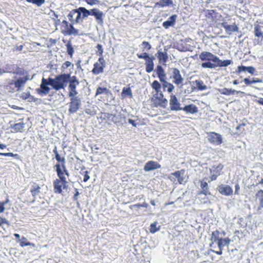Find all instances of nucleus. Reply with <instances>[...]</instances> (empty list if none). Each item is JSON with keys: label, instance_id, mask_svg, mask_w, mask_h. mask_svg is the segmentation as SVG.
<instances>
[{"label": "nucleus", "instance_id": "f257e3e1", "mask_svg": "<svg viewBox=\"0 0 263 263\" xmlns=\"http://www.w3.org/2000/svg\"><path fill=\"white\" fill-rule=\"evenodd\" d=\"M68 79L69 75L67 74H61L54 79L49 78V85L57 90L64 89L67 86Z\"/></svg>", "mask_w": 263, "mask_h": 263}, {"label": "nucleus", "instance_id": "f03ea898", "mask_svg": "<svg viewBox=\"0 0 263 263\" xmlns=\"http://www.w3.org/2000/svg\"><path fill=\"white\" fill-rule=\"evenodd\" d=\"M28 77L21 78L17 80H10L8 82L7 89L9 91L13 92L15 90H19L22 87H24L27 81L28 80Z\"/></svg>", "mask_w": 263, "mask_h": 263}, {"label": "nucleus", "instance_id": "7ed1b4c3", "mask_svg": "<svg viewBox=\"0 0 263 263\" xmlns=\"http://www.w3.org/2000/svg\"><path fill=\"white\" fill-rule=\"evenodd\" d=\"M62 33L65 35L80 36L84 33L80 30L73 27L72 24H70L66 21L62 22Z\"/></svg>", "mask_w": 263, "mask_h": 263}, {"label": "nucleus", "instance_id": "20e7f679", "mask_svg": "<svg viewBox=\"0 0 263 263\" xmlns=\"http://www.w3.org/2000/svg\"><path fill=\"white\" fill-rule=\"evenodd\" d=\"M153 104L155 107L165 108L167 105V100L164 97L162 92L155 93L152 99Z\"/></svg>", "mask_w": 263, "mask_h": 263}, {"label": "nucleus", "instance_id": "39448f33", "mask_svg": "<svg viewBox=\"0 0 263 263\" xmlns=\"http://www.w3.org/2000/svg\"><path fill=\"white\" fill-rule=\"evenodd\" d=\"M68 82L69 83V96L74 97L78 93L77 87L79 85V81L75 76L72 77L69 76Z\"/></svg>", "mask_w": 263, "mask_h": 263}, {"label": "nucleus", "instance_id": "423d86ee", "mask_svg": "<svg viewBox=\"0 0 263 263\" xmlns=\"http://www.w3.org/2000/svg\"><path fill=\"white\" fill-rule=\"evenodd\" d=\"M207 139L210 143L216 145H220L223 142L221 135L215 132L209 133L207 136Z\"/></svg>", "mask_w": 263, "mask_h": 263}, {"label": "nucleus", "instance_id": "0eeeda50", "mask_svg": "<svg viewBox=\"0 0 263 263\" xmlns=\"http://www.w3.org/2000/svg\"><path fill=\"white\" fill-rule=\"evenodd\" d=\"M69 103V112L74 114L76 112L81 105V101L77 97H71Z\"/></svg>", "mask_w": 263, "mask_h": 263}, {"label": "nucleus", "instance_id": "6e6552de", "mask_svg": "<svg viewBox=\"0 0 263 263\" xmlns=\"http://www.w3.org/2000/svg\"><path fill=\"white\" fill-rule=\"evenodd\" d=\"M105 67V62L103 57H100L97 62L95 63L92 72L95 74H99L103 72L104 68Z\"/></svg>", "mask_w": 263, "mask_h": 263}, {"label": "nucleus", "instance_id": "1a4fd4ad", "mask_svg": "<svg viewBox=\"0 0 263 263\" xmlns=\"http://www.w3.org/2000/svg\"><path fill=\"white\" fill-rule=\"evenodd\" d=\"M223 168L222 164L219 163L214 165L210 168L211 180H215L217 177L220 175V172Z\"/></svg>", "mask_w": 263, "mask_h": 263}, {"label": "nucleus", "instance_id": "9d476101", "mask_svg": "<svg viewBox=\"0 0 263 263\" xmlns=\"http://www.w3.org/2000/svg\"><path fill=\"white\" fill-rule=\"evenodd\" d=\"M221 25L224 28L226 32L229 35H231L233 32L238 31V27L235 23L230 25L226 19L223 21Z\"/></svg>", "mask_w": 263, "mask_h": 263}, {"label": "nucleus", "instance_id": "9b49d317", "mask_svg": "<svg viewBox=\"0 0 263 263\" xmlns=\"http://www.w3.org/2000/svg\"><path fill=\"white\" fill-rule=\"evenodd\" d=\"M67 184V182L66 180L64 181L63 180L56 179L53 181V187L54 192L55 193H61L62 192V188H66Z\"/></svg>", "mask_w": 263, "mask_h": 263}, {"label": "nucleus", "instance_id": "f8f14e48", "mask_svg": "<svg viewBox=\"0 0 263 263\" xmlns=\"http://www.w3.org/2000/svg\"><path fill=\"white\" fill-rule=\"evenodd\" d=\"M180 105L181 104L176 96L172 94L170 99V107L171 110L175 111L181 110L182 107H180Z\"/></svg>", "mask_w": 263, "mask_h": 263}, {"label": "nucleus", "instance_id": "ddd939ff", "mask_svg": "<svg viewBox=\"0 0 263 263\" xmlns=\"http://www.w3.org/2000/svg\"><path fill=\"white\" fill-rule=\"evenodd\" d=\"M49 85V78L48 79H45L43 78L42 83L40 85V88L38 89V92L39 94L42 95H46L48 94L50 91V88L48 86Z\"/></svg>", "mask_w": 263, "mask_h": 263}, {"label": "nucleus", "instance_id": "4468645a", "mask_svg": "<svg viewBox=\"0 0 263 263\" xmlns=\"http://www.w3.org/2000/svg\"><path fill=\"white\" fill-rule=\"evenodd\" d=\"M199 58L202 61H208L215 63L217 57L210 52L203 51L199 54Z\"/></svg>", "mask_w": 263, "mask_h": 263}, {"label": "nucleus", "instance_id": "2eb2a0df", "mask_svg": "<svg viewBox=\"0 0 263 263\" xmlns=\"http://www.w3.org/2000/svg\"><path fill=\"white\" fill-rule=\"evenodd\" d=\"M172 78L174 79L173 82L177 85H182L183 82V79L182 77L180 71L177 68L172 69Z\"/></svg>", "mask_w": 263, "mask_h": 263}, {"label": "nucleus", "instance_id": "dca6fc26", "mask_svg": "<svg viewBox=\"0 0 263 263\" xmlns=\"http://www.w3.org/2000/svg\"><path fill=\"white\" fill-rule=\"evenodd\" d=\"M218 192L222 195L225 196H230L233 193L232 187L226 184H220L217 187Z\"/></svg>", "mask_w": 263, "mask_h": 263}, {"label": "nucleus", "instance_id": "f3484780", "mask_svg": "<svg viewBox=\"0 0 263 263\" xmlns=\"http://www.w3.org/2000/svg\"><path fill=\"white\" fill-rule=\"evenodd\" d=\"M171 175H173L177 178L178 181L180 184H183L186 182L185 176V171L183 170L173 173L171 174Z\"/></svg>", "mask_w": 263, "mask_h": 263}, {"label": "nucleus", "instance_id": "a211bd4d", "mask_svg": "<svg viewBox=\"0 0 263 263\" xmlns=\"http://www.w3.org/2000/svg\"><path fill=\"white\" fill-rule=\"evenodd\" d=\"M161 165L154 161H149L145 165L144 170L146 172H149L156 169L160 168Z\"/></svg>", "mask_w": 263, "mask_h": 263}, {"label": "nucleus", "instance_id": "6ab92c4d", "mask_svg": "<svg viewBox=\"0 0 263 263\" xmlns=\"http://www.w3.org/2000/svg\"><path fill=\"white\" fill-rule=\"evenodd\" d=\"M193 89H198L200 91L205 90L208 89V86L205 85L203 82L201 80H196L194 82H192Z\"/></svg>", "mask_w": 263, "mask_h": 263}, {"label": "nucleus", "instance_id": "aec40b11", "mask_svg": "<svg viewBox=\"0 0 263 263\" xmlns=\"http://www.w3.org/2000/svg\"><path fill=\"white\" fill-rule=\"evenodd\" d=\"M91 15L94 16L95 17L97 22L99 24H102L103 23V16L104 14L102 11L99 10L98 9H91Z\"/></svg>", "mask_w": 263, "mask_h": 263}, {"label": "nucleus", "instance_id": "412c9836", "mask_svg": "<svg viewBox=\"0 0 263 263\" xmlns=\"http://www.w3.org/2000/svg\"><path fill=\"white\" fill-rule=\"evenodd\" d=\"M177 17V15L176 14L172 15L169 17L168 20L164 22L162 24V26L165 29H168L171 26H174L175 24V22Z\"/></svg>", "mask_w": 263, "mask_h": 263}, {"label": "nucleus", "instance_id": "4be33fe9", "mask_svg": "<svg viewBox=\"0 0 263 263\" xmlns=\"http://www.w3.org/2000/svg\"><path fill=\"white\" fill-rule=\"evenodd\" d=\"M242 71H248L249 73L253 74L255 71V69L252 66H239L236 71V73H240Z\"/></svg>", "mask_w": 263, "mask_h": 263}, {"label": "nucleus", "instance_id": "5701e85b", "mask_svg": "<svg viewBox=\"0 0 263 263\" xmlns=\"http://www.w3.org/2000/svg\"><path fill=\"white\" fill-rule=\"evenodd\" d=\"M156 73L160 81H164L166 79V74L161 66L158 65L156 67Z\"/></svg>", "mask_w": 263, "mask_h": 263}, {"label": "nucleus", "instance_id": "b1692460", "mask_svg": "<svg viewBox=\"0 0 263 263\" xmlns=\"http://www.w3.org/2000/svg\"><path fill=\"white\" fill-rule=\"evenodd\" d=\"M186 113L194 114L198 112V108L194 104H190L182 108V110Z\"/></svg>", "mask_w": 263, "mask_h": 263}, {"label": "nucleus", "instance_id": "393cba45", "mask_svg": "<svg viewBox=\"0 0 263 263\" xmlns=\"http://www.w3.org/2000/svg\"><path fill=\"white\" fill-rule=\"evenodd\" d=\"M10 127L14 132H22L25 127V124L23 121H21L14 124H11Z\"/></svg>", "mask_w": 263, "mask_h": 263}, {"label": "nucleus", "instance_id": "a878e982", "mask_svg": "<svg viewBox=\"0 0 263 263\" xmlns=\"http://www.w3.org/2000/svg\"><path fill=\"white\" fill-rule=\"evenodd\" d=\"M218 91L221 94L227 95V96H229L230 95H233L235 92L237 93H243V92H241L240 91H237V90H235L234 89H229V88H224L222 89H219Z\"/></svg>", "mask_w": 263, "mask_h": 263}, {"label": "nucleus", "instance_id": "bb28decb", "mask_svg": "<svg viewBox=\"0 0 263 263\" xmlns=\"http://www.w3.org/2000/svg\"><path fill=\"white\" fill-rule=\"evenodd\" d=\"M230 241L231 240L229 238H220L217 242V245L219 250H222L225 246H228Z\"/></svg>", "mask_w": 263, "mask_h": 263}, {"label": "nucleus", "instance_id": "cd10ccee", "mask_svg": "<svg viewBox=\"0 0 263 263\" xmlns=\"http://www.w3.org/2000/svg\"><path fill=\"white\" fill-rule=\"evenodd\" d=\"M156 6H158L161 8L168 6H173V0H160L158 2L156 3Z\"/></svg>", "mask_w": 263, "mask_h": 263}, {"label": "nucleus", "instance_id": "c85d7f7f", "mask_svg": "<svg viewBox=\"0 0 263 263\" xmlns=\"http://www.w3.org/2000/svg\"><path fill=\"white\" fill-rule=\"evenodd\" d=\"M217 67H226L231 64L233 62L231 60L222 61L217 57L216 62Z\"/></svg>", "mask_w": 263, "mask_h": 263}, {"label": "nucleus", "instance_id": "c756f323", "mask_svg": "<svg viewBox=\"0 0 263 263\" xmlns=\"http://www.w3.org/2000/svg\"><path fill=\"white\" fill-rule=\"evenodd\" d=\"M154 58H150L148 59L145 62L146 64V71L148 73H150L154 70V64L153 62Z\"/></svg>", "mask_w": 263, "mask_h": 263}, {"label": "nucleus", "instance_id": "7c9ffc66", "mask_svg": "<svg viewBox=\"0 0 263 263\" xmlns=\"http://www.w3.org/2000/svg\"><path fill=\"white\" fill-rule=\"evenodd\" d=\"M157 58L160 63L165 64L168 59V56L166 52L158 51L157 52Z\"/></svg>", "mask_w": 263, "mask_h": 263}, {"label": "nucleus", "instance_id": "2f4dec72", "mask_svg": "<svg viewBox=\"0 0 263 263\" xmlns=\"http://www.w3.org/2000/svg\"><path fill=\"white\" fill-rule=\"evenodd\" d=\"M19 241L20 242V246L22 247L31 246L33 248H35V244L28 241L27 239L24 236H23L21 239H19Z\"/></svg>", "mask_w": 263, "mask_h": 263}, {"label": "nucleus", "instance_id": "473e14b6", "mask_svg": "<svg viewBox=\"0 0 263 263\" xmlns=\"http://www.w3.org/2000/svg\"><path fill=\"white\" fill-rule=\"evenodd\" d=\"M121 97L125 98L128 97L129 98H133V93L130 87H124L121 93Z\"/></svg>", "mask_w": 263, "mask_h": 263}, {"label": "nucleus", "instance_id": "72a5a7b5", "mask_svg": "<svg viewBox=\"0 0 263 263\" xmlns=\"http://www.w3.org/2000/svg\"><path fill=\"white\" fill-rule=\"evenodd\" d=\"M41 187L39 184L34 183L32 185L30 192L33 197H35L40 193Z\"/></svg>", "mask_w": 263, "mask_h": 263}, {"label": "nucleus", "instance_id": "f704fd0d", "mask_svg": "<svg viewBox=\"0 0 263 263\" xmlns=\"http://www.w3.org/2000/svg\"><path fill=\"white\" fill-rule=\"evenodd\" d=\"M103 93L107 96H108L109 94H111L109 90L107 89L106 87H98L96 90V96H98Z\"/></svg>", "mask_w": 263, "mask_h": 263}, {"label": "nucleus", "instance_id": "c9c22d12", "mask_svg": "<svg viewBox=\"0 0 263 263\" xmlns=\"http://www.w3.org/2000/svg\"><path fill=\"white\" fill-rule=\"evenodd\" d=\"M152 88L155 90V93L162 92L161 91V85L157 80H155L151 85Z\"/></svg>", "mask_w": 263, "mask_h": 263}, {"label": "nucleus", "instance_id": "e433bc0d", "mask_svg": "<svg viewBox=\"0 0 263 263\" xmlns=\"http://www.w3.org/2000/svg\"><path fill=\"white\" fill-rule=\"evenodd\" d=\"M55 167L57 168V175H58V177H59L60 179L63 180L64 181H65V180H66V178L64 176V170L63 169V170H62L60 164H57L55 165Z\"/></svg>", "mask_w": 263, "mask_h": 263}, {"label": "nucleus", "instance_id": "4c0bfd02", "mask_svg": "<svg viewBox=\"0 0 263 263\" xmlns=\"http://www.w3.org/2000/svg\"><path fill=\"white\" fill-rule=\"evenodd\" d=\"M161 82H162V87L163 88V89H165V88H167V91L169 92V93H171L173 90L174 89V85L167 82L166 81V80H164V81H161Z\"/></svg>", "mask_w": 263, "mask_h": 263}, {"label": "nucleus", "instance_id": "58836bf2", "mask_svg": "<svg viewBox=\"0 0 263 263\" xmlns=\"http://www.w3.org/2000/svg\"><path fill=\"white\" fill-rule=\"evenodd\" d=\"M244 83L247 85H250L252 84L255 83H260L262 82V81L260 79H257V78H245L243 80Z\"/></svg>", "mask_w": 263, "mask_h": 263}, {"label": "nucleus", "instance_id": "ea45409f", "mask_svg": "<svg viewBox=\"0 0 263 263\" xmlns=\"http://www.w3.org/2000/svg\"><path fill=\"white\" fill-rule=\"evenodd\" d=\"M77 9H74L71 11L67 16L70 21L77 23Z\"/></svg>", "mask_w": 263, "mask_h": 263}, {"label": "nucleus", "instance_id": "a19ab883", "mask_svg": "<svg viewBox=\"0 0 263 263\" xmlns=\"http://www.w3.org/2000/svg\"><path fill=\"white\" fill-rule=\"evenodd\" d=\"M256 196L259 200V209L263 208V190H260L258 191L256 194Z\"/></svg>", "mask_w": 263, "mask_h": 263}, {"label": "nucleus", "instance_id": "79ce46f5", "mask_svg": "<svg viewBox=\"0 0 263 263\" xmlns=\"http://www.w3.org/2000/svg\"><path fill=\"white\" fill-rule=\"evenodd\" d=\"M220 238H219V232L218 231H215L214 232H212L211 240L212 241V243H214V242H218Z\"/></svg>", "mask_w": 263, "mask_h": 263}, {"label": "nucleus", "instance_id": "37998d69", "mask_svg": "<svg viewBox=\"0 0 263 263\" xmlns=\"http://www.w3.org/2000/svg\"><path fill=\"white\" fill-rule=\"evenodd\" d=\"M79 10L82 14V18H84L87 17L88 16L91 15V9L90 10H87L84 7H80Z\"/></svg>", "mask_w": 263, "mask_h": 263}, {"label": "nucleus", "instance_id": "c03bdc74", "mask_svg": "<svg viewBox=\"0 0 263 263\" xmlns=\"http://www.w3.org/2000/svg\"><path fill=\"white\" fill-rule=\"evenodd\" d=\"M201 67L204 68H208L210 69H214L217 67L216 63H211L210 62H204L201 64Z\"/></svg>", "mask_w": 263, "mask_h": 263}, {"label": "nucleus", "instance_id": "a18cd8bd", "mask_svg": "<svg viewBox=\"0 0 263 263\" xmlns=\"http://www.w3.org/2000/svg\"><path fill=\"white\" fill-rule=\"evenodd\" d=\"M66 48H67V52L69 55H70L71 57H72L73 52L74 50L73 48L72 47V45L71 43V42L69 41L67 42L66 45Z\"/></svg>", "mask_w": 263, "mask_h": 263}, {"label": "nucleus", "instance_id": "49530a36", "mask_svg": "<svg viewBox=\"0 0 263 263\" xmlns=\"http://www.w3.org/2000/svg\"><path fill=\"white\" fill-rule=\"evenodd\" d=\"M158 222H155L150 226L149 231L152 233H155L160 230V226L157 227Z\"/></svg>", "mask_w": 263, "mask_h": 263}, {"label": "nucleus", "instance_id": "de8ad7c7", "mask_svg": "<svg viewBox=\"0 0 263 263\" xmlns=\"http://www.w3.org/2000/svg\"><path fill=\"white\" fill-rule=\"evenodd\" d=\"M26 1L28 3L35 4L37 6H41L45 2V0H26Z\"/></svg>", "mask_w": 263, "mask_h": 263}, {"label": "nucleus", "instance_id": "09e8293b", "mask_svg": "<svg viewBox=\"0 0 263 263\" xmlns=\"http://www.w3.org/2000/svg\"><path fill=\"white\" fill-rule=\"evenodd\" d=\"M7 224V227H8L10 226V223L9 221L6 219L0 217V226L5 229V228L4 227V224Z\"/></svg>", "mask_w": 263, "mask_h": 263}, {"label": "nucleus", "instance_id": "8fccbe9b", "mask_svg": "<svg viewBox=\"0 0 263 263\" xmlns=\"http://www.w3.org/2000/svg\"><path fill=\"white\" fill-rule=\"evenodd\" d=\"M77 23L82 22L83 18H82V14L80 12L79 8L77 9Z\"/></svg>", "mask_w": 263, "mask_h": 263}, {"label": "nucleus", "instance_id": "3c124183", "mask_svg": "<svg viewBox=\"0 0 263 263\" xmlns=\"http://www.w3.org/2000/svg\"><path fill=\"white\" fill-rule=\"evenodd\" d=\"M208 195H210L211 193L209 192V189H202V191L198 194V196H206Z\"/></svg>", "mask_w": 263, "mask_h": 263}, {"label": "nucleus", "instance_id": "603ef678", "mask_svg": "<svg viewBox=\"0 0 263 263\" xmlns=\"http://www.w3.org/2000/svg\"><path fill=\"white\" fill-rule=\"evenodd\" d=\"M96 48L97 49V54L98 55L101 56V57H103L102 54L103 52V49L102 45L98 44Z\"/></svg>", "mask_w": 263, "mask_h": 263}, {"label": "nucleus", "instance_id": "864d4df0", "mask_svg": "<svg viewBox=\"0 0 263 263\" xmlns=\"http://www.w3.org/2000/svg\"><path fill=\"white\" fill-rule=\"evenodd\" d=\"M255 30V35L256 36L260 37L262 36V33L261 32L259 27L256 26L254 28Z\"/></svg>", "mask_w": 263, "mask_h": 263}, {"label": "nucleus", "instance_id": "5fc2aeb1", "mask_svg": "<svg viewBox=\"0 0 263 263\" xmlns=\"http://www.w3.org/2000/svg\"><path fill=\"white\" fill-rule=\"evenodd\" d=\"M138 57L140 59H143L145 60V62L148 59H149L150 57H149L148 54L146 52H144L142 54H137Z\"/></svg>", "mask_w": 263, "mask_h": 263}, {"label": "nucleus", "instance_id": "6e6d98bb", "mask_svg": "<svg viewBox=\"0 0 263 263\" xmlns=\"http://www.w3.org/2000/svg\"><path fill=\"white\" fill-rule=\"evenodd\" d=\"M203 196L204 197H202V196H198V198L200 199V201L203 203H207L210 202L208 197L206 196Z\"/></svg>", "mask_w": 263, "mask_h": 263}, {"label": "nucleus", "instance_id": "4d7b16f0", "mask_svg": "<svg viewBox=\"0 0 263 263\" xmlns=\"http://www.w3.org/2000/svg\"><path fill=\"white\" fill-rule=\"evenodd\" d=\"M0 156H7V157H16L18 156V155L14 154L12 153H0Z\"/></svg>", "mask_w": 263, "mask_h": 263}, {"label": "nucleus", "instance_id": "13d9d810", "mask_svg": "<svg viewBox=\"0 0 263 263\" xmlns=\"http://www.w3.org/2000/svg\"><path fill=\"white\" fill-rule=\"evenodd\" d=\"M30 96V94L29 92H23L21 93L20 98L23 100H26Z\"/></svg>", "mask_w": 263, "mask_h": 263}, {"label": "nucleus", "instance_id": "bf43d9fd", "mask_svg": "<svg viewBox=\"0 0 263 263\" xmlns=\"http://www.w3.org/2000/svg\"><path fill=\"white\" fill-rule=\"evenodd\" d=\"M142 46H143L144 48L147 50H149L151 48V45L148 42L146 41H144L142 43Z\"/></svg>", "mask_w": 263, "mask_h": 263}, {"label": "nucleus", "instance_id": "052dcab7", "mask_svg": "<svg viewBox=\"0 0 263 263\" xmlns=\"http://www.w3.org/2000/svg\"><path fill=\"white\" fill-rule=\"evenodd\" d=\"M200 186L201 189H209V186L207 182L203 181V180L201 181Z\"/></svg>", "mask_w": 263, "mask_h": 263}, {"label": "nucleus", "instance_id": "680f3d73", "mask_svg": "<svg viewBox=\"0 0 263 263\" xmlns=\"http://www.w3.org/2000/svg\"><path fill=\"white\" fill-rule=\"evenodd\" d=\"M84 178H83V181L84 182H86L87 181L89 178H90V177L88 175V171H84Z\"/></svg>", "mask_w": 263, "mask_h": 263}, {"label": "nucleus", "instance_id": "e2e57ef3", "mask_svg": "<svg viewBox=\"0 0 263 263\" xmlns=\"http://www.w3.org/2000/svg\"><path fill=\"white\" fill-rule=\"evenodd\" d=\"M71 65V62L69 61L65 62L62 66V68L63 69H67Z\"/></svg>", "mask_w": 263, "mask_h": 263}, {"label": "nucleus", "instance_id": "0e129e2a", "mask_svg": "<svg viewBox=\"0 0 263 263\" xmlns=\"http://www.w3.org/2000/svg\"><path fill=\"white\" fill-rule=\"evenodd\" d=\"M55 159L58 162H64V158H61L59 154H57Z\"/></svg>", "mask_w": 263, "mask_h": 263}, {"label": "nucleus", "instance_id": "69168bd1", "mask_svg": "<svg viewBox=\"0 0 263 263\" xmlns=\"http://www.w3.org/2000/svg\"><path fill=\"white\" fill-rule=\"evenodd\" d=\"M240 190V186L237 183L235 186V194L238 195L239 191Z\"/></svg>", "mask_w": 263, "mask_h": 263}, {"label": "nucleus", "instance_id": "338daca9", "mask_svg": "<svg viewBox=\"0 0 263 263\" xmlns=\"http://www.w3.org/2000/svg\"><path fill=\"white\" fill-rule=\"evenodd\" d=\"M133 206H136L138 208H139L140 207H144V208H147V204L146 203H143V204H135V205H134Z\"/></svg>", "mask_w": 263, "mask_h": 263}, {"label": "nucleus", "instance_id": "774afa93", "mask_svg": "<svg viewBox=\"0 0 263 263\" xmlns=\"http://www.w3.org/2000/svg\"><path fill=\"white\" fill-rule=\"evenodd\" d=\"M23 46L22 45H20L19 46H16L14 47V51H21L23 49Z\"/></svg>", "mask_w": 263, "mask_h": 263}]
</instances>
